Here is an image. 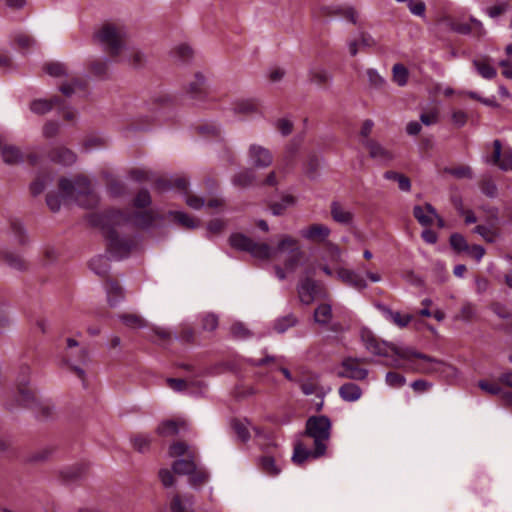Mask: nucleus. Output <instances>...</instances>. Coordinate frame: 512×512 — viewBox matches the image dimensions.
<instances>
[{"label": "nucleus", "instance_id": "4c0bfd02", "mask_svg": "<svg viewBox=\"0 0 512 512\" xmlns=\"http://www.w3.org/2000/svg\"><path fill=\"white\" fill-rule=\"evenodd\" d=\"M180 425H184V422H179V421H175V420H166V421L161 422L158 425L156 432L160 436L176 435L180 431Z\"/></svg>", "mask_w": 512, "mask_h": 512}, {"label": "nucleus", "instance_id": "b1692460", "mask_svg": "<svg viewBox=\"0 0 512 512\" xmlns=\"http://www.w3.org/2000/svg\"><path fill=\"white\" fill-rule=\"evenodd\" d=\"M473 232L481 236L487 243H495L501 237L500 230L494 224L477 225Z\"/></svg>", "mask_w": 512, "mask_h": 512}, {"label": "nucleus", "instance_id": "de8ad7c7", "mask_svg": "<svg viewBox=\"0 0 512 512\" xmlns=\"http://www.w3.org/2000/svg\"><path fill=\"white\" fill-rule=\"evenodd\" d=\"M133 448L138 452H146L149 449L151 438L149 435L138 434L131 438Z\"/></svg>", "mask_w": 512, "mask_h": 512}, {"label": "nucleus", "instance_id": "0eeeda50", "mask_svg": "<svg viewBox=\"0 0 512 512\" xmlns=\"http://www.w3.org/2000/svg\"><path fill=\"white\" fill-rule=\"evenodd\" d=\"M362 341L365 348L369 352L374 355L386 358V361L384 362L386 366H388L387 363L391 362L393 359H399V361H402L401 351L408 347L399 346L391 342L381 341L370 332L362 333Z\"/></svg>", "mask_w": 512, "mask_h": 512}, {"label": "nucleus", "instance_id": "dca6fc26", "mask_svg": "<svg viewBox=\"0 0 512 512\" xmlns=\"http://www.w3.org/2000/svg\"><path fill=\"white\" fill-rule=\"evenodd\" d=\"M330 229L323 224H313L300 231L301 237L309 241L325 242L330 235Z\"/></svg>", "mask_w": 512, "mask_h": 512}, {"label": "nucleus", "instance_id": "ddd939ff", "mask_svg": "<svg viewBox=\"0 0 512 512\" xmlns=\"http://www.w3.org/2000/svg\"><path fill=\"white\" fill-rule=\"evenodd\" d=\"M493 146V155L487 161L494 165H498L503 171H512V150H506L502 154V145L499 140H494Z\"/></svg>", "mask_w": 512, "mask_h": 512}, {"label": "nucleus", "instance_id": "393cba45", "mask_svg": "<svg viewBox=\"0 0 512 512\" xmlns=\"http://www.w3.org/2000/svg\"><path fill=\"white\" fill-rule=\"evenodd\" d=\"M177 188L180 191H186L188 188V182L183 177H177L173 181L165 178H160L155 182V188L159 191H167L172 188Z\"/></svg>", "mask_w": 512, "mask_h": 512}, {"label": "nucleus", "instance_id": "603ef678", "mask_svg": "<svg viewBox=\"0 0 512 512\" xmlns=\"http://www.w3.org/2000/svg\"><path fill=\"white\" fill-rule=\"evenodd\" d=\"M45 71L53 77L68 76L67 68L59 62H52L45 66Z\"/></svg>", "mask_w": 512, "mask_h": 512}, {"label": "nucleus", "instance_id": "58836bf2", "mask_svg": "<svg viewBox=\"0 0 512 512\" xmlns=\"http://www.w3.org/2000/svg\"><path fill=\"white\" fill-rule=\"evenodd\" d=\"M89 265L91 270L99 276H106L110 269L108 258L102 255L91 259Z\"/></svg>", "mask_w": 512, "mask_h": 512}, {"label": "nucleus", "instance_id": "338daca9", "mask_svg": "<svg viewBox=\"0 0 512 512\" xmlns=\"http://www.w3.org/2000/svg\"><path fill=\"white\" fill-rule=\"evenodd\" d=\"M481 191L486 196L494 198L497 195V186L491 179H486L481 184Z\"/></svg>", "mask_w": 512, "mask_h": 512}, {"label": "nucleus", "instance_id": "3c124183", "mask_svg": "<svg viewBox=\"0 0 512 512\" xmlns=\"http://www.w3.org/2000/svg\"><path fill=\"white\" fill-rule=\"evenodd\" d=\"M450 245L457 252H466L469 245L463 235L454 233L450 236Z\"/></svg>", "mask_w": 512, "mask_h": 512}, {"label": "nucleus", "instance_id": "8fccbe9b", "mask_svg": "<svg viewBox=\"0 0 512 512\" xmlns=\"http://www.w3.org/2000/svg\"><path fill=\"white\" fill-rule=\"evenodd\" d=\"M366 75L371 87L375 89H382L385 86V79L378 73L376 69H368L366 71Z\"/></svg>", "mask_w": 512, "mask_h": 512}, {"label": "nucleus", "instance_id": "6e6552de", "mask_svg": "<svg viewBox=\"0 0 512 512\" xmlns=\"http://www.w3.org/2000/svg\"><path fill=\"white\" fill-rule=\"evenodd\" d=\"M31 369L29 366H21L17 376V400L26 407H34L37 404L35 392L28 387Z\"/></svg>", "mask_w": 512, "mask_h": 512}, {"label": "nucleus", "instance_id": "c85d7f7f", "mask_svg": "<svg viewBox=\"0 0 512 512\" xmlns=\"http://www.w3.org/2000/svg\"><path fill=\"white\" fill-rule=\"evenodd\" d=\"M61 93L67 97L85 91V81L78 78H71L69 82L59 86Z\"/></svg>", "mask_w": 512, "mask_h": 512}, {"label": "nucleus", "instance_id": "ea45409f", "mask_svg": "<svg viewBox=\"0 0 512 512\" xmlns=\"http://www.w3.org/2000/svg\"><path fill=\"white\" fill-rule=\"evenodd\" d=\"M58 104L57 98H52L51 100L46 99H37L31 103V111L36 114H45L49 112L54 105Z\"/></svg>", "mask_w": 512, "mask_h": 512}, {"label": "nucleus", "instance_id": "2f4dec72", "mask_svg": "<svg viewBox=\"0 0 512 512\" xmlns=\"http://www.w3.org/2000/svg\"><path fill=\"white\" fill-rule=\"evenodd\" d=\"M331 216L334 221L341 224H349L353 220V213L344 209L339 203L331 204Z\"/></svg>", "mask_w": 512, "mask_h": 512}, {"label": "nucleus", "instance_id": "a18cd8bd", "mask_svg": "<svg viewBox=\"0 0 512 512\" xmlns=\"http://www.w3.org/2000/svg\"><path fill=\"white\" fill-rule=\"evenodd\" d=\"M318 380L319 377L317 375H313L309 377L306 381H303L300 385L302 392L305 395L318 394L320 392Z\"/></svg>", "mask_w": 512, "mask_h": 512}, {"label": "nucleus", "instance_id": "cd10ccee", "mask_svg": "<svg viewBox=\"0 0 512 512\" xmlns=\"http://www.w3.org/2000/svg\"><path fill=\"white\" fill-rule=\"evenodd\" d=\"M258 466L263 473L269 476H277L281 472V467L277 464L275 458L268 455L259 458Z\"/></svg>", "mask_w": 512, "mask_h": 512}, {"label": "nucleus", "instance_id": "c9c22d12", "mask_svg": "<svg viewBox=\"0 0 512 512\" xmlns=\"http://www.w3.org/2000/svg\"><path fill=\"white\" fill-rule=\"evenodd\" d=\"M330 15L340 16L352 24H357L358 14L353 7H330L327 8Z\"/></svg>", "mask_w": 512, "mask_h": 512}, {"label": "nucleus", "instance_id": "e433bc0d", "mask_svg": "<svg viewBox=\"0 0 512 512\" xmlns=\"http://www.w3.org/2000/svg\"><path fill=\"white\" fill-rule=\"evenodd\" d=\"M169 216L172 217L175 222L185 228L194 229L199 226L198 220H195L183 211H170Z\"/></svg>", "mask_w": 512, "mask_h": 512}, {"label": "nucleus", "instance_id": "bb28decb", "mask_svg": "<svg viewBox=\"0 0 512 512\" xmlns=\"http://www.w3.org/2000/svg\"><path fill=\"white\" fill-rule=\"evenodd\" d=\"M107 300L110 306H116L123 298L124 293L122 287L115 281H108L105 285Z\"/></svg>", "mask_w": 512, "mask_h": 512}, {"label": "nucleus", "instance_id": "423d86ee", "mask_svg": "<svg viewBox=\"0 0 512 512\" xmlns=\"http://www.w3.org/2000/svg\"><path fill=\"white\" fill-rule=\"evenodd\" d=\"M94 40L113 57L128 49V33L124 25L107 22L94 33Z\"/></svg>", "mask_w": 512, "mask_h": 512}, {"label": "nucleus", "instance_id": "5fc2aeb1", "mask_svg": "<svg viewBox=\"0 0 512 512\" xmlns=\"http://www.w3.org/2000/svg\"><path fill=\"white\" fill-rule=\"evenodd\" d=\"M189 453H193V452L190 451L189 446L184 442H175L169 448V455L171 457H180V456L188 457Z\"/></svg>", "mask_w": 512, "mask_h": 512}, {"label": "nucleus", "instance_id": "79ce46f5", "mask_svg": "<svg viewBox=\"0 0 512 512\" xmlns=\"http://www.w3.org/2000/svg\"><path fill=\"white\" fill-rule=\"evenodd\" d=\"M393 81L400 87H403L408 82L409 72L402 64H395L392 68Z\"/></svg>", "mask_w": 512, "mask_h": 512}, {"label": "nucleus", "instance_id": "6ab92c4d", "mask_svg": "<svg viewBox=\"0 0 512 512\" xmlns=\"http://www.w3.org/2000/svg\"><path fill=\"white\" fill-rule=\"evenodd\" d=\"M472 64L477 73L484 79L491 80L497 75L496 69L487 57H478L473 59Z\"/></svg>", "mask_w": 512, "mask_h": 512}, {"label": "nucleus", "instance_id": "e2e57ef3", "mask_svg": "<svg viewBox=\"0 0 512 512\" xmlns=\"http://www.w3.org/2000/svg\"><path fill=\"white\" fill-rule=\"evenodd\" d=\"M189 476L190 484L195 487L204 484L208 480V474L203 470H198L197 468Z\"/></svg>", "mask_w": 512, "mask_h": 512}, {"label": "nucleus", "instance_id": "1a4fd4ad", "mask_svg": "<svg viewBox=\"0 0 512 512\" xmlns=\"http://www.w3.org/2000/svg\"><path fill=\"white\" fill-rule=\"evenodd\" d=\"M361 143L369 157L379 165L386 166L395 159L394 152L376 139H363Z\"/></svg>", "mask_w": 512, "mask_h": 512}, {"label": "nucleus", "instance_id": "a878e982", "mask_svg": "<svg viewBox=\"0 0 512 512\" xmlns=\"http://www.w3.org/2000/svg\"><path fill=\"white\" fill-rule=\"evenodd\" d=\"M339 395L344 401L355 402L360 399L362 390L357 384L349 382L339 388Z\"/></svg>", "mask_w": 512, "mask_h": 512}, {"label": "nucleus", "instance_id": "a19ab883", "mask_svg": "<svg viewBox=\"0 0 512 512\" xmlns=\"http://www.w3.org/2000/svg\"><path fill=\"white\" fill-rule=\"evenodd\" d=\"M295 199L291 195H285L279 202H274L270 205V209L273 215L279 216L284 213V211L294 205Z\"/></svg>", "mask_w": 512, "mask_h": 512}, {"label": "nucleus", "instance_id": "412c9836", "mask_svg": "<svg viewBox=\"0 0 512 512\" xmlns=\"http://www.w3.org/2000/svg\"><path fill=\"white\" fill-rule=\"evenodd\" d=\"M172 470L178 475H190L196 470L195 455L189 453L185 459H178L173 462Z\"/></svg>", "mask_w": 512, "mask_h": 512}, {"label": "nucleus", "instance_id": "5701e85b", "mask_svg": "<svg viewBox=\"0 0 512 512\" xmlns=\"http://www.w3.org/2000/svg\"><path fill=\"white\" fill-rule=\"evenodd\" d=\"M50 157L52 161L64 166L72 165L76 161L75 153L65 147L55 148Z\"/></svg>", "mask_w": 512, "mask_h": 512}, {"label": "nucleus", "instance_id": "09e8293b", "mask_svg": "<svg viewBox=\"0 0 512 512\" xmlns=\"http://www.w3.org/2000/svg\"><path fill=\"white\" fill-rule=\"evenodd\" d=\"M296 323H297L296 317L294 315L290 314V315L284 316L282 318H279L274 324V329L278 333H284L285 331H287L288 328L295 326Z\"/></svg>", "mask_w": 512, "mask_h": 512}, {"label": "nucleus", "instance_id": "72a5a7b5", "mask_svg": "<svg viewBox=\"0 0 512 512\" xmlns=\"http://www.w3.org/2000/svg\"><path fill=\"white\" fill-rule=\"evenodd\" d=\"M332 306L328 303H322L314 311V321L320 325H327L332 320Z\"/></svg>", "mask_w": 512, "mask_h": 512}, {"label": "nucleus", "instance_id": "aec40b11", "mask_svg": "<svg viewBox=\"0 0 512 512\" xmlns=\"http://www.w3.org/2000/svg\"><path fill=\"white\" fill-rule=\"evenodd\" d=\"M374 45L375 40L369 34L360 32L348 42V49L351 56H356L360 48H369Z\"/></svg>", "mask_w": 512, "mask_h": 512}, {"label": "nucleus", "instance_id": "bf43d9fd", "mask_svg": "<svg viewBox=\"0 0 512 512\" xmlns=\"http://www.w3.org/2000/svg\"><path fill=\"white\" fill-rule=\"evenodd\" d=\"M446 172L458 179H462V178L470 179L473 177L472 169L469 166H459V167H455V168H449V169H446Z\"/></svg>", "mask_w": 512, "mask_h": 512}, {"label": "nucleus", "instance_id": "774afa93", "mask_svg": "<svg viewBox=\"0 0 512 512\" xmlns=\"http://www.w3.org/2000/svg\"><path fill=\"white\" fill-rule=\"evenodd\" d=\"M275 127L282 135L287 136L292 132L293 124L289 119L282 118L275 122Z\"/></svg>", "mask_w": 512, "mask_h": 512}, {"label": "nucleus", "instance_id": "a211bd4d", "mask_svg": "<svg viewBox=\"0 0 512 512\" xmlns=\"http://www.w3.org/2000/svg\"><path fill=\"white\" fill-rule=\"evenodd\" d=\"M413 215L422 226H430L437 217V211L431 204L427 203L425 206H415Z\"/></svg>", "mask_w": 512, "mask_h": 512}, {"label": "nucleus", "instance_id": "39448f33", "mask_svg": "<svg viewBox=\"0 0 512 512\" xmlns=\"http://www.w3.org/2000/svg\"><path fill=\"white\" fill-rule=\"evenodd\" d=\"M59 189L61 195L50 193L46 198L47 205L53 212L60 209L63 200H74L83 207H93L98 201L91 182L85 176H77L73 181L62 178Z\"/></svg>", "mask_w": 512, "mask_h": 512}, {"label": "nucleus", "instance_id": "f8f14e48", "mask_svg": "<svg viewBox=\"0 0 512 512\" xmlns=\"http://www.w3.org/2000/svg\"><path fill=\"white\" fill-rule=\"evenodd\" d=\"M186 91L192 99L203 101L209 94L207 77L202 72L195 73L193 79L187 84Z\"/></svg>", "mask_w": 512, "mask_h": 512}, {"label": "nucleus", "instance_id": "f03ea898", "mask_svg": "<svg viewBox=\"0 0 512 512\" xmlns=\"http://www.w3.org/2000/svg\"><path fill=\"white\" fill-rule=\"evenodd\" d=\"M155 216L151 211L136 212L128 215L121 211H109L102 218V230L108 240V249L117 259L126 257L135 246V239L126 232L133 227L149 228Z\"/></svg>", "mask_w": 512, "mask_h": 512}, {"label": "nucleus", "instance_id": "c03bdc74", "mask_svg": "<svg viewBox=\"0 0 512 512\" xmlns=\"http://www.w3.org/2000/svg\"><path fill=\"white\" fill-rule=\"evenodd\" d=\"M3 260L7 263L8 266L18 271H23L28 267L26 261L17 254L6 253L3 256Z\"/></svg>", "mask_w": 512, "mask_h": 512}, {"label": "nucleus", "instance_id": "f257e3e1", "mask_svg": "<svg viewBox=\"0 0 512 512\" xmlns=\"http://www.w3.org/2000/svg\"><path fill=\"white\" fill-rule=\"evenodd\" d=\"M229 243L236 250L248 252L252 257L260 260H268L280 254H286L284 267L279 265L274 267L279 280H284L286 273H293L304 264L305 253L298 245V241L290 235H282L275 248L265 242H256L242 233L232 234Z\"/></svg>", "mask_w": 512, "mask_h": 512}, {"label": "nucleus", "instance_id": "4468645a", "mask_svg": "<svg viewBox=\"0 0 512 512\" xmlns=\"http://www.w3.org/2000/svg\"><path fill=\"white\" fill-rule=\"evenodd\" d=\"M377 307L387 321L399 328L407 327L413 319L411 314H402L400 311H394L386 305L379 304Z\"/></svg>", "mask_w": 512, "mask_h": 512}, {"label": "nucleus", "instance_id": "473e14b6", "mask_svg": "<svg viewBox=\"0 0 512 512\" xmlns=\"http://www.w3.org/2000/svg\"><path fill=\"white\" fill-rule=\"evenodd\" d=\"M310 81L323 86L328 85L332 81V75L322 67H312L309 70Z\"/></svg>", "mask_w": 512, "mask_h": 512}, {"label": "nucleus", "instance_id": "7ed1b4c3", "mask_svg": "<svg viewBox=\"0 0 512 512\" xmlns=\"http://www.w3.org/2000/svg\"><path fill=\"white\" fill-rule=\"evenodd\" d=\"M331 421L325 415L311 416L307 419L304 436L313 439L314 447L308 449L301 441H296L292 454V462L302 465L309 459H317L325 455L331 436Z\"/></svg>", "mask_w": 512, "mask_h": 512}, {"label": "nucleus", "instance_id": "052dcab7", "mask_svg": "<svg viewBox=\"0 0 512 512\" xmlns=\"http://www.w3.org/2000/svg\"><path fill=\"white\" fill-rule=\"evenodd\" d=\"M15 41H16L18 48L23 51L30 49L35 44L34 39H32L30 36H28L26 34H22V33L16 35Z\"/></svg>", "mask_w": 512, "mask_h": 512}, {"label": "nucleus", "instance_id": "9d476101", "mask_svg": "<svg viewBox=\"0 0 512 512\" xmlns=\"http://www.w3.org/2000/svg\"><path fill=\"white\" fill-rule=\"evenodd\" d=\"M247 159L249 164L256 169H265L273 163L271 151L260 145L251 144L247 150Z\"/></svg>", "mask_w": 512, "mask_h": 512}, {"label": "nucleus", "instance_id": "f704fd0d", "mask_svg": "<svg viewBox=\"0 0 512 512\" xmlns=\"http://www.w3.org/2000/svg\"><path fill=\"white\" fill-rule=\"evenodd\" d=\"M120 321L130 329H141L147 326V322L138 314L123 313L119 316Z\"/></svg>", "mask_w": 512, "mask_h": 512}, {"label": "nucleus", "instance_id": "20e7f679", "mask_svg": "<svg viewBox=\"0 0 512 512\" xmlns=\"http://www.w3.org/2000/svg\"><path fill=\"white\" fill-rule=\"evenodd\" d=\"M401 358L402 361L393 359L387 365L408 372L439 375L446 379L455 378L458 374L457 369L452 365L420 353L410 346L401 351Z\"/></svg>", "mask_w": 512, "mask_h": 512}, {"label": "nucleus", "instance_id": "9b49d317", "mask_svg": "<svg viewBox=\"0 0 512 512\" xmlns=\"http://www.w3.org/2000/svg\"><path fill=\"white\" fill-rule=\"evenodd\" d=\"M357 358H346L341 363V369L337 372L338 377L352 380H364L368 376V370L359 366Z\"/></svg>", "mask_w": 512, "mask_h": 512}, {"label": "nucleus", "instance_id": "4d7b16f0", "mask_svg": "<svg viewBox=\"0 0 512 512\" xmlns=\"http://www.w3.org/2000/svg\"><path fill=\"white\" fill-rule=\"evenodd\" d=\"M201 326L204 331H213L218 326V317L213 313H206L201 316Z\"/></svg>", "mask_w": 512, "mask_h": 512}, {"label": "nucleus", "instance_id": "37998d69", "mask_svg": "<svg viewBox=\"0 0 512 512\" xmlns=\"http://www.w3.org/2000/svg\"><path fill=\"white\" fill-rule=\"evenodd\" d=\"M255 180V174L252 170H244L238 174H236L233 179H232V182L235 186H238V187H242V188H245V187H248L249 185H251Z\"/></svg>", "mask_w": 512, "mask_h": 512}, {"label": "nucleus", "instance_id": "864d4df0", "mask_svg": "<svg viewBox=\"0 0 512 512\" xmlns=\"http://www.w3.org/2000/svg\"><path fill=\"white\" fill-rule=\"evenodd\" d=\"M479 388L489 395H502L503 391L501 386L496 382L487 380H480L478 382Z\"/></svg>", "mask_w": 512, "mask_h": 512}, {"label": "nucleus", "instance_id": "f3484780", "mask_svg": "<svg viewBox=\"0 0 512 512\" xmlns=\"http://www.w3.org/2000/svg\"><path fill=\"white\" fill-rule=\"evenodd\" d=\"M297 292L303 304H311L315 299L316 282L309 277L302 279L297 286Z\"/></svg>", "mask_w": 512, "mask_h": 512}, {"label": "nucleus", "instance_id": "49530a36", "mask_svg": "<svg viewBox=\"0 0 512 512\" xmlns=\"http://www.w3.org/2000/svg\"><path fill=\"white\" fill-rule=\"evenodd\" d=\"M10 227L17 242L21 245L26 244L28 241V237L23 224L18 220H13L11 221Z\"/></svg>", "mask_w": 512, "mask_h": 512}, {"label": "nucleus", "instance_id": "13d9d810", "mask_svg": "<svg viewBox=\"0 0 512 512\" xmlns=\"http://www.w3.org/2000/svg\"><path fill=\"white\" fill-rule=\"evenodd\" d=\"M385 382L392 388H400L406 383V378L396 372H388L385 376Z\"/></svg>", "mask_w": 512, "mask_h": 512}, {"label": "nucleus", "instance_id": "69168bd1", "mask_svg": "<svg viewBox=\"0 0 512 512\" xmlns=\"http://www.w3.org/2000/svg\"><path fill=\"white\" fill-rule=\"evenodd\" d=\"M408 8L413 15L423 17L425 15L426 5L423 1L410 0Z\"/></svg>", "mask_w": 512, "mask_h": 512}, {"label": "nucleus", "instance_id": "6e6d98bb", "mask_svg": "<svg viewBox=\"0 0 512 512\" xmlns=\"http://www.w3.org/2000/svg\"><path fill=\"white\" fill-rule=\"evenodd\" d=\"M168 386L176 392L187 391L194 384L193 381H187L183 379L168 378Z\"/></svg>", "mask_w": 512, "mask_h": 512}, {"label": "nucleus", "instance_id": "680f3d73", "mask_svg": "<svg viewBox=\"0 0 512 512\" xmlns=\"http://www.w3.org/2000/svg\"><path fill=\"white\" fill-rule=\"evenodd\" d=\"M151 203V196L147 190H141L134 198V206L138 208H144L149 206Z\"/></svg>", "mask_w": 512, "mask_h": 512}, {"label": "nucleus", "instance_id": "7c9ffc66", "mask_svg": "<svg viewBox=\"0 0 512 512\" xmlns=\"http://www.w3.org/2000/svg\"><path fill=\"white\" fill-rule=\"evenodd\" d=\"M2 158L6 164L16 165L24 161V155L19 148L15 146H5L2 148Z\"/></svg>", "mask_w": 512, "mask_h": 512}, {"label": "nucleus", "instance_id": "0e129e2a", "mask_svg": "<svg viewBox=\"0 0 512 512\" xmlns=\"http://www.w3.org/2000/svg\"><path fill=\"white\" fill-rule=\"evenodd\" d=\"M475 314L476 310L474 305L470 302H467L463 304L460 310L459 318L463 321H470L472 318H474Z\"/></svg>", "mask_w": 512, "mask_h": 512}, {"label": "nucleus", "instance_id": "2eb2a0df", "mask_svg": "<svg viewBox=\"0 0 512 512\" xmlns=\"http://www.w3.org/2000/svg\"><path fill=\"white\" fill-rule=\"evenodd\" d=\"M337 278L348 286H351L359 291L367 287L366 281L355 271L340 267L336 271Z\"/></svg>", "mask_w": 512, "mask_h": 512}, {"label": "nucleus", "instance_id": "4be33fe9", "mask_svg": "<svg viewBox=\"0 0 512 512\" xmlns=\"http://www.w3.org/2000/svg\"><path fill=\"white\" fill-rule=\"evenodd\" d=\"M185 194V201L186 204L195 210L201 209L204 206L210 207V208H216L222 205V201L220 199H211L207 202L202 197H199L197 195L189 194L186 191H182Z\"/></svg>", "mask_w": 512, "mask_h": 512}, {"label": "nucleus", "instance_id": "c756f323", "mask_svg": "<svg viewBox=\"0 0 512 512\" xmlns=\"http://www.w3.org/2000/svg\"><path fill=\"white\" fill-rule=\"evenodd\" d=\"M118 57L120 61L128 62L133 66H140L145 60L144 54L140 50L131 47L129 43L128 49L123 51L122 55H119Z\"/></svg>", "mask_w": 512, "mask_h": 512}]
</instances>
